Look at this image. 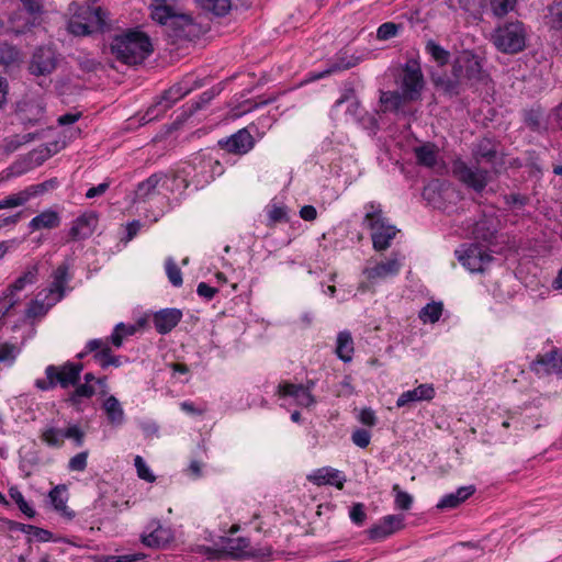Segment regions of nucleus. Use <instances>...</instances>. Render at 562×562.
I'll list each match as a JSON object with an SVG mask.
<instances>
[{
  "label": "nucleus",
  "mask_w": 562,
  "mask_h": 562,
  "mask_svg": "<svg viewBox=\"0 0 562 562\" xmlns=\"http://www.w3.org/2000/svg\"><path fill=\"white\" fill-rule=\"evenodd\" d=\"M425 86L424 75L419 63L416 59H408L403 67L401 89L408 101H416L420 98Z\"/></svg>",
  "instance_id": "nucleus-10"
},
{
  "label": "nucleus",
  "mask_w": 562,
  "mask_h": 562,
  "mask_svg": "<svg viewBox=\"0 0 562 562\" xmlns=\"http://www.w3.org/2000/svg\"><path fill=\"white\" fill-rule=\"evenodd\" d=\"M182 167L178 168L176 171L166 173L165 179L162 180V188L172 193H178L179 196H182L187 190L192 191V186L188 177H183Z\"/></svg>",
  "instance_id": "nucleus-27"
},
{
  "label": "nucleus",
  "mask_w": 562,
  "mask_h": 562,
  "mask_svg": "<svg viewBox=\"0 0 562 562\" xmlns=\"http://www.w3.org/2000/svg\"><path fill=\"white\" fill-rule=\"evenodd\" d=\"M45 301L46 302L40 300H32L27 305L25 316L31 319L45 316L48 313L49 308H52L55 305L52 304L53 297L48 296V294L45 295Z\"/></svg>",
  "instance_id": "nucleus-39"
},
{
  "label": "nucleus",
  "mask_w": 562,
  "mask_h": 562,
  "mask_svg": "<svg viewBox=\"0 0 562 562\" xmlns=\"http://www.w3.org/2000/svg\"><path fill=\"white\" fill-rule=\"evenodd\" d=\"M359 422L368 427H373L378 423V417L375 415V412L370 407H364L360 411Z\"/></svg>",
  "instance_id": "nucleus-64"
},
{
  "label": "nucleus",
  "mask_w": 562,
  "mask_h": 562,
  "mask_svg": "<svg viewBox=\"0 0 562 562\" xmlns=\"http://www.w3.org/2000/svg\"><path fill=\"white\" fill-rule=\"evenodd\" d=\"M56 68L55 52L47 46L37 47L30 63V72L35 76H45L53 72Z\"/></svg>",
  "instance_id": "nucleus-16"
},
{
  "label": "nucleus",
  "mask_w": 562,
  "mask_h": 562,
  "mask_svg": "<svg viewBox=\"0 0 562 562\" xmlns=\"http://www.w3.org/2000/svg\"><path fill=\"white\" fill-rule=\"evenodd\" d=\"M165 172L159 171L150 175L147 179L140 181L134 191V203L146 202L151 200L159 193V188H162V180Z\"/></svg>",
  "instance_id": "nucleus-21"
},
{
  "label": "nucleus",
  "mask_w": 562,
  "mask_h": 562,
  "mask_svg": "<svg viewBox=\"0 0 562 562\" xmlns=\"http://www.w3.org/2000/svg\"><path fill=\"white\" fill-rule=\"evenodd\" d=\"M195 1L204 11L211 12L216 16L226 15L232 8L231 0H195Z\"/></svg>",
  "instance_id": "nucleus-40"
},
{
  "label": "nucleus",
  "mask_w": 562,
  "mask_h": 562,
  "mask_svg": "<svg viewBox=\"0 0 562 562\" xmlns=\"http://www.w3.org/2000/svg\"><path fill=\"white\" fill-rule=\"evenodd\" d=\"M98 224V216L94 212H86L72 221L68 232L69 241H79L89 238Z\"/></svg>",
  "instance_id": "nucleus-17"
},
{
  "label": "nucleus",
  "mask_w": 562,
  "mask_h": 562,
  "mask_svg": "<svg viewBox=\"0 0 562 562\" xmlns=\"http://www.w3.org/2000/svg\"><path fill=\"white\" fill-rule=\"evenodd\" d=\"M217 145L225 154L244 156L252 150L256 145V140L248 127H244L231 136L220 139Z\"/></svg>",
  "instance_id": "nucleus-12"
},
{
  "label": "nucleus",
  "mask_w": 562,
  "mask_h": 562,
  "mask_svg": "<svg viewBox=\"0 0 562 562\" xmlns=\"http://www.w3.org/2000/svg\"><path fill=\"white\" fill-rule=\"evenodd\" d=\"M364 210L363 224L371 231L373 249L376 251L386 250L395 238L398 232L397 228L390 224L380 203L368 202Z\"/></svg>",
  "instance_id": "nucleus-3"
},
{
  "label": "nucleus",
  "mask_w": 562,
  "mask_h": 562,
  "mask_svg": "<svg viewBox=\"0 0 562 562\" xmlns=\"http://www.w3.org/2000/svg\"><path fill=\"white\" fill-rule=\"evenodd\" d=\"M135 331L134 327H127L124 323H119L112 334L109 337L102 338L109 340V346L121 348L125 337L133 335Z\"/></svg>",
  "instance_id": "nucleus-42"
},
{
  "label": "nucleus",
  "mask_w": 562,
  "mask_h": 562,
  "mask_svg": "<svg viewBox=\"0 0 562 562\" xmlns=\"http://www.w3.org/2000/svg\"><path fill=\"white\" fill-rule=\"evenodd\" d=\"M548 23L551 29L562 31V0L555 1L548 8Z\"/></svg>",
  "instance_id": "nucleus-49"
},
{
  "label": "nucleus",
  "mask_w": 562,
  "mask_h": 562,
  "mask_svg": "<svg viewBox=\"0 0 562 562\" xmlns=\"http://www.w3.org/2000/svg\"><path fill=\"white\" fill-rule=\"evenodd\" d=\"M436 396V390L434 384L424 383L419 384L413 390H408L403 392L396 400V407H406L409 406L411 403L422 402V401H431Z\"/></svg>",
  "instance_id": "nucleus-24"
},
{
  "label": "nucleus",
  "mask_w": 562,
  "mask_h": 562,
  "mask_svg": "<svg viewBox=\"0 0 562 562\" xmlns=\"http://www.w3.org/2000/svg\"><path fill=\"white\" fill-rule=\"evenodd\" d=\"M134 465L137 471V475L139 479L153 483L156 480V476L151 473L146 462L140 456H136L134 459Z\"/></svg>",
  "instance_id": "nucleus-56"
},
{
  "label": "nucleus",
  "mask_w": 562,
  "mask_h": 562,
  "mask_svg": "<svg viewBox=\"0 0 562 562\" xmlns=\"http://www.w3.org/2000/svg\"><path fill=\"white\" fill-rule=\"evenodd\" d=\"M150 18L160 25L172 31L171 36L187 38L190 34L188 29L193 26V20L188 14L177 13L173 7H154Z\"/></svg>",
  "instance_id": "nucleus-9"
},
{
  "label": "nucleus",
  "mask_w": 562,
  "mask_h": 562,
  "mask_svg": "<svg viewBox=\"0 0 562 562\" xmlns=\"http://www.w3.org/2000/svg\"><path fill=\"white\" fill-rule=\"evenodd\" d=\"M19 349L15 345L4 342L0 346V362H8L10 366L14 363Z\"/></svg>",
  "instance_id": "nucleus-57"
},
{
  "label": "nucleus",
  "mask_w": 562,
  "mask_h": 562,
  "mask_svg": "<svg viewBox=\"0 0 562 562\" xmlns=\"http://www.w3.org/2000/svg\"><path fill=\"white\" fill-rule=\"evenodd\" d=\"M451 74L460 77L465 86L486 83L488 75L483 70L481 59L471 50H463L452 65Z\"/></svg>",
  "instance_id": "nucleus-8"
},
{
  "label": "nucleus",
  "mask_w": 562,
  "mask_h": 562,
  "mask_svg": "<svg viewBox=\"0 0 562 562\" xmlns=\"http://www.w3.org/2000/svg\"><path fill=\"white\" fill-rule=\"evenodd\" d=\"M504 201L508 206L524 207L529 203V196L520 193H510L504 195Z\"/></svg>",
  "instance_id": "nucleus-63"
},
{
  "label": "nucleus",
  "mask_w": 562,
  "mask_h": 562,
  "mask_svg": "<svg viewBox=\"0 0 562 562\" xmlns=\"http://www.w3.org/2000/svg\"><path fill=\"white\" fill-rule=\"evenodd\" d=\"M475 492L473 485L459 487L454 493L447 494L437 504L439 509H453L467 501Z\"/></svg>",
  "instance_id": "nucleus-30"
},
{
  "label": "nucleus",
  "mask_w": 562,
  "mask_h": 562,
  "mask_svg": "<svg viewBox=\"0 0 562 562\" xmlns=\"http://www.w3.org/2000/svg\"><path fill=\"white\" fill-rule=\"evenodd\" d=\"M65 492L66 487L64 485H58L48 494L49 501L56 510L58 508H64V504L67 502V498L64 496Z\"/></svg>",
  "instance_id": "nucleus-61"
},
{
  "label": "nucleus",
  "mask_w": 562,
  "mask_h": 562,
  "mask_svg": "<svg viewBox=\"0 0 562 562\" xmlns=\"http://www.w3.org/2000/svg\"><path fill=\"white\" fill-rule=\"evenodd\" d=\"M60 223L61 217L59 213L48 209L34 216L29 223V227L32 232L53 229L59 227Z\"/></svg>",
  "instance_id": "nucleus-29"
},
{
  "label": "nucleus",
  "mask_w": 562,
  "mask_h": 562,
  "mask_svg": "<svg viewBox=\"0 0 562 562\" xmlns=\"http://www.w3.org/2000/svg\"><path fill=\"white\" fill-rule=\"evenodd\" d=\"M355 348L351 334L347 330L339 331L337 335L336 355L344 362L352 360Z\"/></svg>",
  "instance_id": "nucleus-34"
},
{
  "label": "nucleus",
  "mask_w": 562,
  "mask_h": 562,
  "mask_svg": "<svg viewBox=\"0 0 562 562\" xmlns=\"http://www.w3.org/2000/svg\"><path fill=\"white\" fill-rule=\"evenodd\" d=\"M182 316L179 308H162L153 315V324L158 334L166 335L180 323Z\"/></svg>",
  "instance_id": "nucleus-23"
},
{
  "label": "nucleus",
  "mask_w": 562,
  "mask_h": 562,
  "mask_svg": "<svg viewBox=\"0 0 562 562\" xmlns=\"http://www.w3.org/2000/svg\"><path fill=\"white\" fill-rule=\"evenodd\" d=\"M41 439L48 447L60 448L64 445V430L55 427H49L43 430Z\"/></svg>",
  "instance_id": "nucleus-44"
},
{
  "label": "nucleus",
  "mask_w": 562,
  "mask_h": 562,
  "mask_svg": "<svg viewBox=\"0 0 562 562\" xmlns=\"http://www.w3.org/2000/svg\"><path fill=\"white\" fill-rule=\"evenodd\" d=\"M80 15H77L76 13L68 22V31L70 34L76 36H87L92 34L89 31V26L85 25V23L79 19Z\"/></svg>",
  "instance_id": "nucleus-55"
},
{
  "label": "nucleus",
  "mask_w": 562,
  "mask_h": 562,
  "mask_svg": "<svg viewBox=\"0 0 562 562\" xmlns=\"http://www.w3.org/2000/svg\"><path fill=\"white\" fill-rule=\"evenodd\" d=\"M83 371L82 362L66 361L60 366L48 364L45 368V379H36L34 385L42 392L60 386L64 390L77 385Z\"/></svg>",
  "instance_id": "nucleus-4"
},
{
  "label": "nucleus",
  "mask_w": 562,
  "mask_h": 562,
  "mask_svg": "<svg viewBox=\"0 0 562 562\" xmlns=\"http://www.w3.org/2000/svg\"><path fill=\"white\" fill-rule=\"evenodd\" d=\"M491 41L501 53L518 54L526 47V25L518 20L505 21L494 30Z\"/></svg>",
  "instance_id": "nucleus-5"
},
{
  "label": "nucleus",
  "mask_w": 562,
  "mask_h": 562,
  "mask_svg": "<svg viewBox=\"0 0 562 562\" xmlns=\"http://www.w3.org/2000/svg\"><path fill=\"white\" fill-rule=\"evenodd\" d=\"M425 50L439 66H445L449 63L450 53L435 41L429 40L426 43Z\"/></svg>",
  "instance_id": "nucleus-43"
},
{
  "label": "nucleus",
  "mask_w": 562,
  "mask_h": 562,
  "mask_svg": "<svg viewBox=\"0 0 562 562\" xmlns=\"http://www.w3.org/2000/svg\"><path fill=\"white\" fill-rule=\"evenodd\" d=\"M437 85L449 95H459L462 91V87L465 86L460 77H447L439 79Z\"/></svg>",
  "instance_id": "nucleus-45"
},
{
  "label": "nucleus",
  "mask_w": 562,
  "mask_h": 562,
  "mask_svg": "<svg viewBox=\"0 0 562 562\" xmlns=\"http://www.w3.org/2000/svg\"><path fill=\"white\" fill-rule=\"evenodd\" d=\"M10 497L15 502L19 509L29 518H33L36 514L34 508H32L29 503L25 501L23 494L18 490V487H11L9 490Z\"/></svg>",
  "instance_id": "nucleus-50"
},
{
  "label": "nucleus",
  "mask_w": 562,
  "mask_h": 562,
  "mask_svg": "<svg viewBox=\"0 0 562 562\" xmlns=\"http://www.w3.org/2000/svg\"><path fill=\"white\" fill-rule=\"evenodd\" d=\"M443 312L442 302H430L427 303L418 313V318L423 324H435L437 323Z\"/></svg>",
  "instance_id": "nucleus-38"
},
{
  "label": "nucleus",
  "mask_w": 562,
  "mask_h": 562,
  "mask_svg": "<svg viewBox=\"0 0 562 562\" xmlns=\"http://www.w3.org/2000/svg\"><path fill=\"white\" fill-rule=\"evenodd\" d=\"M406 101L404 93L398 91H383L380 95L383 112H397Z\"/></svg>",
  "instance_id": "nucleus-37"
},
{
  "label": "nucleus",
  "mask_w": 562,
  "mask_h": 562,
  "mask_svg": "<svg viewBox=\"0 0 562 562\" xmlns=\"http://www.w3.org/2000/svg\"><path fill=\"white\" fill-rule=\"evenodd\" d=\"M414 155L418 166L434 168L438 160V148L434 143H425L414 148Z\"/></svg>",
  "instance_id": "nucleus-33"
},
{
  "label": "nucleus",
  "mask_w": 562,
  "mask_h": 562,
  "mask_svg": "<svg viewBox=\"0 0 562 562\" xmlns=\"http://www.w3.org/2000/svg\"><path fill=\"white\" fill-rule=\"evenodd\" d=\"M80 15V20L85 25L89 26V31L93 33H102L108 29L106 11L100 5H86L80 7L76 12Z\"/></svg>",
  "instance_id": "nucleus-18"
},
{
  "label": "nucleus",
  "mask_w": 562,
  "mask_h": 562,
  "mask_svg": "<svg viewBox=\"0 0 562 562\" xmlns=\"http://www.w3.org/2000/svg\"><path fill=\"white\" fill-rule=\"evenodd\" d=\"M37 267L33 266L22 273L13 283H11L3 292L8 295L18 296V292L24 290L27 284H34L37 280Z\"/></svg>",
  "instance_id": "nucleus-36"
},
{
  "label": "nucleus",
  "mask_w": 562,
  "mask_h": 562,
  "mask_svg": "<svg viewBox=\"0 0 562 562\" xmlns=\"http://www.w3.org/2000/svg\"><path fill=\"white\" fill-rule=\"evenodd\" d=\"M69 268L68 262H61L52 273L53 281L46 290L48 296L53 297L52 304H57L65 297L66 286L72 278Z\"/></svg>",
  "instance_id": "nucleus-19"
},
{
  "label": "nucleus",
  "mask_w": 562,
  "mask_h": 562,
  "mask_svg": "<svg viewBox=\"0 0 562 562\" xmlns=\"http://www.w3.org/2000/svg\"><path fill=\"white\" fill-rule=\"evenodd\" d=\"M225 169L217 156L211 153H199L189 162L182 166L183 177H188L192 191L205 188L216 177L224 173Z\"/></svg>",
  "instance_id": "nucleus-2"
},
{
  "label": "nucleus",
  "mask_w": 562,
  "mask_h": 562,
  "mask_svg": "<svg viewBox=\"0 0 562 562\" xmlns=\"http://www.w3.org/2000/svg\"><path fill=\"white\" fill-rule=\"evenodd\" d=\"M453 176L464 186L477 193L484 191L488 183V171L485 169H472L462 159L458 158L452 164Z\"/></svg>",
  "instance_id": "nucleus-11"
},
{
  "label": "nucleus",
  "mask_w": 562,
  "mask_h": 562,
  "mask_svg": "<svg viewBox=\"0 0 562 562\" xmlns=\"http://www.w3.org/2000/svg\"><path fill=\"white\" fill-rule=\"evenodd\" d=\"M20 52L8 43H0V66H10L19 60Z\"/></svg>",
  "instance_id": "nucleus-48"
},
{
  "label": "nucleus",
  "mask_w": 562,
  "mask_h": 562,
  "mask_svg": "<svg viewBox=\"0 0 562 562\" xmlns=\"http://www.w3.org/2000/svg\"><path fill=\"white\" fill-rule=\"evenodd\" d=\"M267 215L269 218V225H276L278 223L288 222L286 206L272 204L267 209Z\"/></svg>",
  "instance_id": "nucleus-51"
},
{
  "label": "nucleus",
  "mask_w": 562,
  "mask_h": 562,
  "mask_svg": "<svg viewBox=\"0 0 562 562\" xmlns=\"http://www.w3.org/2000/svg\"><path fill=\"white\" fill-rule=\"evenodd\" d=\"M404 528V517L402 515L383 516L376 524L368 529L370 540L382 541Z\"/></svg>",
  "instance_id": "nucleus-15"
},
{
  "label": "nucleus",
  "mask_w": 562,
  "mask_h": 562,
  "mask_svg": "<svg viewBox=\"0 0 562 562\" xmlns=\"http://www.w3.org/2000/svg\"><path fill=\"white\" fill-rule=\"evenodd\" d=\"M400 25L394 22L382 23L376 30V38L379 41H387L395 37L398 33Z\"/></svg>",
  "instance_id": "nucleus-54"
},
{
  "label": "nucleus",
  "mask_w": 562,
  "mask_h": 562,
  "mask_svg": "<svg viewBox=\"0 0 562 562\" xmlns=\"http://www.w3.org/2000/svg\"><path fill=\"white\" fill-rule=\"evenodd\" d=\"M142 543L151 549L164 548L173 540V532L164 526L160 520L153 519L140 536Z\"/></svg>",
  "instance_id": "nucleus-13"
},
{
  "label": "nucleus",
  "mask_w": 562,
  "mask_h": 562,
  "mask_svg": "<svg viewBox=\"0 0 562 562\" xmlns=\"http://www.w3.org/2000/svg\"><path fill=\"white\" fill-rule=\"evenodd\" d=\"M460 263L470 272H482L493 257L481 246L472 244L463 250H456Z\"/></svg>",
  "instance_id": "nucleus-14"
},
{
  "label": "nucleus",
  "mask_w": 562,
  "mask_h": 562,
  "mask_svg": "<svg viewBox=\"0 0 562 562\" xmlns=\"http://www.w3.org/2000/svg\"><path fill=\"white\" fill-rule=\"evenodd\" d=\"M307 480L317 486L333 485L338 490H342L346 482V477L339 470L329 467L315 470Z\"/></svg>",
  "instance_id": "nucleus-25"
},
{
  "label": "nucleus",
  "mask_w": 562,
  "mask_h": 562,
  "mask_svg": "<svg viewBox=\"0 0 562 562\" xmlns=\"http://www.w3.org/2000/svg\"><path fill=\"white\" fill-rule=\"evenodd\" d=\"M19 303V296L8 295V293L2 292V295H0V327L7 324L8 317L13 314V311Z\"/></svg>",
  "instance_id": "nucleus-41"
},
{
  "label": "nucleus",
  "mask_w": 562,
  "mask_h": 562,
  "mask_svg": "<svg viewBox=\"0 0 562 562\" xmlns=\"http://www.w3.org/2000/svg\"><path fill=\"white\" fill-rule=\"evenodd\" d=\"M402 265L396 258H390L386 261L378 262L373 267L363 270L367 280L374 283L378 280L396 277L401 271Z\"/></svg>",
  "instance_id": "nucleus-22"
},
{
  "label": "nucleus",
  "mask_w": 562,
  "mask_h": 562,
  "mask_svg": "<svg viewBox=\"0 0 562 562\" xmlns=\"http://www.w3.org/2000/svg\"><path fill=\"white\" fill-rule=\"evenodd\" d=\"M562 119V101L548 112L540 104L524 111V123L527 128L540 136H548L559 131Z\"/></svg>",
  "instance_id": "nucleus-6"
},
{
  "label": "nucleus",
  "mask_w": 562,
  "mask_h": 562,
  "mask_svg": "<svg viewBox=\"0 0 562 562\" xmlns=\"http://www.w3.org/2000/svg\"><path fill=\"white\" fill-rule=\"evenodd\" d=\"M517 0H491L493 13L498 16H505L516 8Z\"/></svg>",
  "instance_id": "nucleus-52"
},
{
  "label": "nucleus",
  "mask_w": 562,
  "mask_h": 562,
  "mask_svg": "<svg viewBox=\"0 0 562 562\" xmlns=\"http://www.w3.org/2000/svg\"><path fill=\"white\" fill-rule=\"evenodd\" d=\"M150 37L137 29L115 35L111 42V52L115 58L126 65H139L153 53Z\"/></svg>",
  "instance_id": "nucleus-1"
},
{
  "label": "nucleus",
  "mask_w": 562,
  "mask_h": 562,
  "mask_svg": "<svg viewBox=\"0 0 562 562\" xmlns=\"http://www.w3.org/2000/svg\"><path fill=\"white\" fill-rule=\"evenodd\" d=\"M277 395L279 397H292L296 405L304 408H310L317 403L316 397L312 393L305 391L303 386L288 381L279 383Z\"/></svg>",
  "instance_id": "nucleus-20"
},
{
  "label": "nucleus",
  "mask_w": 562,
  "mask_h": 562,
  "mask_svg": "<svg viewBox=\"0 0 562 562\" xmlns=\"http://www.w3.org/2000/svg\"><path fill=\"white\" fill-rule=\"evenodd\" d=\"M75 389L68 394L65 402L74 407L76 411H81L83 400L91 398L95 394L94 384L78 383Z\"/></svg>",
  "instance_id": "nucleus-31"
},
{
  "label": "nucleus",
  "mask_w": 562,
  "mask_h": 562,
  "mask_svg": "<svg viewBox=\"0 0 562 562\" xmlns=\"http://www.w3.org/2000/svg\"><path fill=\"white\" fill-rule=\"evenodd\" d=\"M102 346L95 350V353L92 355V359L95 363H98L102 369L109 368V362L113 357L112 348L109 346V340L101 339Z\"/></svg>",
  "instance_id": "nucleus-47"
},
{
  "label": "nucleus",
  "mask_w": 562,
  "mask_h": 562,
  "mask_svg": "<svg viewBox=\"0 0 562 562\" xmlns=\"http://www.w3.org/2000/svg\"><path fill=\"white\" fill-rule=\"evenodd\" d=\"M392 490L395 493L396 508L402 510H409L413 506V496L407 492L402 491L398 484H394Z\"/></svg>",
  "instance_id": "nucleus-53"
},
{
  "label": "nucleus",
  "mask_w": 562,
  "mask_h": 562,
  "mask_svg": "<svg viewBox=\"0 0 562 562\" xmlns=\"http://www.w3.org/2000/svg\"><path fill=\"white\" fill-rule=\"evenodd\" d=\"M349 518L356 526H362L367 519L364 504L355 503L349 510Z\"/></svg>",
  "instance_id": "nucleus-58"
},
{
  "label": "nucleus",
  "mask_w": 562,
  "mask_h": 562,
  "mask_svg": "<svg viewBox=\"0 0 562 562\" xmlns=\"http://www.w3.org/2000/svg\"><path fill=\"white\" fill-rule=\"evenodd\" d=\"M103 409L105 412L109 423L113 426H120L124 423L125 414L114 395H110L103 403Z\"/></svg>",
  "instance_id": "nucleus-35"
},
{
  "label": "nucleus",
  "mask_w": 562,
  "mask_h": 562,
  "mask_svg": "<svg viewBox=\"0 0 562 562\" xmlns=\"http://www.w3.org/2000/svg\"><path fill=\"white\" fill-rule=\"evenodd\" d=\"M198 87H200V85L196 83L192 76L184 77L181 81L175 83L158 97L156 102L147 109L145 117H147V121L158 119L176 102L188 95Z\"/></svg>",
  "instance_id": "nucleus-7"
},
{
  "label": "nucleus",
  "mask_w": 562,
  "mask_h": 562,
  "mask_svg": "<svg viewBox=\"0 0 562 562\" xmlns=\"http://www.w3.org/2000/svg\"><path fill=\"white\" fill-rule=\"evenodd\" d=\"M88 456V451H82L70 458L68 462V470L76 472L85 471L87 468Z\"/></svg>",
  "instance_id": "nucleus-62"
},
{
  "label": "nucleus",
  "mask_w": 562,
  "mask_h": 562,
  "mask_svg": "<svg viewBox=\"0 0 562 562\" xmlns=\"http://www.w3.org/2000/svg\"><path fill=\"white\" fill-rule=\"evenodd\" d=\"M361 57L351 53L349 49L344 48L337 52L328 63V68L325 74L330 75L342 70H348L360 64Z\"/></svg>",
  "instance_id": "nucleus-26"
},
{
  "label": "nucleus",
  "mask_w": 562,
  "mask_h": 562,
  "mask_svg": "<svg viewBox=\"0 0 562 562\" xmlns=\"http://www.w3.org/2000/svg\"><path fill=\"white\" fill-rule=\"evenodd\" d=\"M65 439H71L76 447H82L85 443V432L78 425H72L64 430Z\"/></svg>",
  "instance_id": "nucleus-60"
},
{
  "label": "nucleus",
  "mask_w": 562,
  "mask_h": 562,
  "mask_svg": "<svg viewBox=\"0 0 562 562\" xmlns=\"http://www.w3.org/2000/svg\"><path fill=\"white\" fill-rule=\"evenodd\" d=\"M472 154L477 164L482 161L493 164L497 156V148L492 138L483 137L476 143Z\"/></svg>",
  "instance_id": "nucleus-32"
},
{
  "label": "nucleus",
  "mask_w": 562,
  "mask_h": 562,
  "mask_svg": "<svg viewBox=\"0 0 562 562\" xmlns=\"http://www.w3.org/2000/svg\"><path fill=\"white\" fill-rule=\"evenodd\" d=\"M165 270H166V274L168 277L169 282L173 286L179 288L182 285V283H183L182 272L173 258L168 257L165 260Z\"/></svg>",
  "instance_id": "nucleus-46"
},
{
  "label": "nucleus",
  "mask_w": 562,
  "mask_h": 562,
  "mask_svg": "<svg viewBox=\"0 0 562 562\" xmlns=\"http://www.w3.org/2000/svg\"><path fill=\"white\" fill-rule=\"evenodd\" d=\"M555 356H559L557 348L546 353H539L530 363V370L539 376L555 373Z\"/></svg>",
  "instance_id": "nucleus-28"
},
{
  "label": "nucleus",
  "mask_w": 562,
  "mask_h": 562,
  "mask_svg": "<svg viewBox=\"0 0 562 562\" xmlns=\"http://www.w3.org/2000/svg\"><path fill=\"white\" fill-rule=\"evenodd\" d=\"M351 441L359 448H367L371 441V432L364 428H357L351 434Z\"/></svg>",
  "instance_id": "nucleus-59"
}]
</instances>
